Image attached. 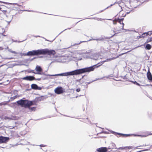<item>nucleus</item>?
Instances as JSON below:
<instances>
[{
    "label": "nucleus",
    "instance_id": "nucleus-10",
    "mask_svg": "<svg viewBox=\"0 0 152 152\" xmlns=\"http://www.w3.org/2000/svg\"><path fill=\"white\" fill-rule=\"evenodd\" d=\"M147 77L148 79L151 82H152V75L149 69L147 73Z\"/></svg>",
    "mask_w": 152,
    "mask_h": 152
},
{
    "label": "nucleus",
    "instance_id": "nucleus-26",
    "mask_svg": "<svg viewBox=\"0 0 152 152\" xmlns=\"http://www.w3.org/2000/svg\"><path fill=\"white\" fill-rule=\"evenodd\" d=\"M103 11V10H101V11H100L99 12H98L97 13H100V12H102Z\"/></svg>",
    "mask_w": 152,
    "mask_h": 152
},
{
    "label": "nucleus",
    "instance_id": "nucleus-19",
    "mask_svg": "<svg viewBox=\"0 0 152 152\" xmlns=\"http://www.w3.org/2000/svg\"><path fill=\"white\" fill-rule=\"evenodd\" d=\"M118 22L117 19H115L113 20V23L114 24H116Z\"/></svg>",
    "mask_w": 152,
    "mask_h": 152
},
{
    "label": "nucleus",
    "instance_id": "nucleus-9",
    "mask_svg": "<svg viewBox=\"0 0 152 152\" xmlns=\"http://www.w3.org/2000/svg\"><path fill=\"white\" fill-rule=\"evenodd\" d=\"M96 151L98 152H106L107 151V149L106 147H102L97 149Z\"/></svg>",
    "mask_w": 152,
    "mask_h": 152
},
{
    "label": "nucleus",
    "instance_id": "nucleus-20",
    "mask_svg": "<svg viewBox=\"0 0 152 152\" xmlns=\"http://www.w3.org/2000/svg\"><path fill=\"white\" fill-rule=\"evenodd\" d=\"M133 83L134 84H136L138 86H140V84L139 83H137V82L135 81Z\"/></svg>",
    "mask_w": 152,
    "mask_h": 152
},
{
    "label": "nucleus",
    "instance_id": "nucleus-8",
    "mask_svg": "<svg viewBox=\"0 0 152 152\" xmlns=\"http://www.w3.org/2000/svg\"><path fill=\"white\" fill-rule=\"evenodd\" d=\"M23 80H25L29 81H32L35 79V77L33 76H27L22 78Z\"/></svg>",
    "mask_w": 152,
    "mask_h": 152
},
{
    "label": "nucleus",
    "instance_id": "nucleus-12",
    "mask_svg": "<svg viewBox=\"0 0 152 152\" xmlns=\"http://www.w3.org/2000/svg\"><path fill=\"white\" fill-rule=\"evenodd\" d=\"M117 136L118 137H127L129 136V134H124L120 133H117Z\"/></svg>",
    "mask_w": 152,
    "mask_h": 152
},
{
    "label": "nucleus",
    "instance_id": "nucleus-13",
    "mask_svg": "<svg viewBox=\"0 0 152 152\" xmlns=\"http://www.w3.org/2000/svg\"><path fill=\"white\" fill-rule=\"evenodd\" d=\"M31 88L33 89H38V87L37 85L33 84L31 85Z\"/></svg>",
    "mask_w": 152,
    "mask_h": 152
},
{
    "label": "nucleus",
    "instance_id": "nucleus-5",
    "mask_svg": "<svg viewBox=\"0 0 152 152\" xmlns=\"http://www.w3.org/2000/svg\"><path fill=\"white\" fill-rule=\"evenodd\" d=\"M55 93L58 94H62L64 92V90L61 87H58L55 89Z\"/></svg>",
    "mask_w": 152,
    "mask_h": 152
},
{
    "label": "nucleus",
    "instance_id": "nucleus-24",
    "mask_svg": "<svg viewBox=\"0 0 152 152\" xmlns=\"http://www.w3.org/2000/svg\"><path fill=\"white\" fill-rule=\"evenodd\" d=\"M7 104L6 103H4L3 102L0 103V105H5Z\"/></svg>",
    "mask_w": 152,
    "mask_h": 152
},
{
    "label": "nucleus",
    "instance_id": "nucleus-22",
    "mask_svg": "<svg viewBox=\"0 0 152 152\" xmlns=\"http://www.w3.org/2000/svg\"><path fill=\"white\" fill-rule=\"evenodd\" d=\"M42 99V98L41 97H39L37 98V100L38 101H41Z\"/></svg>",
    "mask_w": 152,
    "mask_h": 152
},
{
    "label": "nucleus",
    "instance_id": "nucleus-28",
    "mask_svg": "<svg viewBox=\"0 0 152 152\" xmlns=\"http://www.w3.org/2000/svg\"><path fill=\"white\" fill-rule=\"evenodd\" d=\"M15 96H15V97L14 98V99L15 98Z\"/></svg>",
    "mask_w": 152,
    "mask_h": 152
},
{
    "label": "nucleus",
    "instance_id": "nucleus-17",
    "mask_svg": "<svg viewBox=\"0 0 152 152\" xmlns=\"http://www.w3.org/2000/svg\"><path fill=\"white\" fill-rule=\"evenodd\" d=\"M28 107L29 109V110H31L32 111H35V108H36V107Z\"/></svg>",
    "mask_w": 152,
    "mask_h": 152
},
{
    "label": "nucleus",
    "instance_id": "nucleus-15",
    "mask_svg": "<svg viewBox=\"0 0 152 152\" xmlns=\"http://www.w3.org/2000/svg\"><path fill=\"white\" fill-rule=\"evenodd\" d=\"M152 41V37L148 38L146 40V43H148Z\"/></svg>",
    "mask_w": 152,
    "mask_h": 152
},
{
    "label": "nucleus",
    "instance_id": "nucleus-23",
    "mask_svg": "<svg viewBox=\"0 0 152 152\" xmlns=\"http://www.w3.org/2000/svg\"><path fill=\"white\" fill-rule=\"evenodd\" d=\"M141 146V145H140V146H137V147H135L134 148V149H140V148H139V147H141V146Z\"/></svg>",
    "mask_w": 152,
    "mask_h": 152
},
{
    "label": "nucleus",
    "instance_id": "nucleus-27",
    "mask_svg": "<svg viewBox=\"0 0 152 152\" xmlns=\"http://www.w3.org/2000/svg\"><path fill=\"white\" fill-rule=\"evenodd\" d=\"M152 135V133H151V132H150L148 134V135Z\"/></svg>",
    "mask_w": 152,
    "mask_h": 152
},
{
    "label": "nucleus",
    "instance_id": "nucleus-11",
    "mask_svg": "<svg viewBox=\"0 0 152 152\" xmlns=\"http://www.w3.org/2000/svg\"><path fill=\"white\" fill-rule=\"evenodd\" d=\"M124 19V18L121 19L118 18L117 19L118 22H119L121 25H122V28H123L124 26V24L123 23Z\"/></svg>",
    "mask_w": 152,
    "mask_h": 152
},
{
    "label": "nucleus",
    "instance_id": "nucleus-18",
    "mask_svg": "<svg viewBox=\"0 0 152 152\" xmlns=\"http://www.w3.org/2000/svg\"><path fill=\"white\" fill-rule=\"evenodd\" d=\"M118 149V150H126L125 147H120Z\"/></svg>",
    "mask_w": 152,
    "mask_h": 152
},
{
    "label": "nucleus",
    "instance_id": "nucleus-2",
    "mask_svg": "<svg viewBox=\"0 0 152 152\" xmlns=\"http://www.w3.org/2000/svg\"><path fill=\"white\" fill-rule=\"evenodd\" d=\"M56 53V52L54 50H50L48 49H45L28 51L27 53H23L22 55L33 56L47 54L51 56V55H54Z\"/></svg>",
    "mask_w": 152,
    "mask_h": 152
},
{
    "label": "nucleus",
    "instance_id": "nucleus-6",
    "mask_svg": "<svg viewBox=\"0 0 152 152\" xmlns=\"http://www.w3.org/2000/svg\"><path fill=\"white\" fill-rule=\"evenodd\" d=\"M36 70L37 72H35L34 71H32L31 72L32 73L37 74L39 75H41V72L42 71V69L40 66H37L36 67Z\"/></svg>",
    "mask_w": 152,
    "mask_h": 152
},
{
    "label": "nucleus",
    "instance_id": "nucleus-14",
    "mask_svg": "<svg viewBox=\"0 0 152 152\" xmlns=\"http://www.w3.org/2000/svg\"><path fill=\"white\" fill-rule=\"evenodd\" d=\"M151 48V45L149 44H147L145 48L148 50H150Z\"/></svg>",
    "mask_w": 152,
    "mask_h": 152
},
{
    "label": "nucleus",
    "instance_id": "nucleus-25",
    "mask_svg": "<svg viewBox=\"0 0 152 152\" xmlns=\"http://www.w3.org/2000/svg\"><path fill=\"white\" fill-rule=\"evenodd\" d=\"M3 13H4V14H6V12H7V11H5V10H3Z\"/></svg>",
    "mask_w": 152,
    "mask_h": 152
},
{
    "label": "nucleus",
    "instance_id": "nucleus-3",
    "mask_svg": "<svg viewBox=\"0 0 152 152\" xmlns=\"http://www.w3.org/2000/svg\"><path fill=\"white\" fill-rule=\"evenodd\" d=\"M17 102L19 105L25 107H30L31 106L34 104L32 101H28L27 100H23L21 99L18 101Z\"/></svg>",
    "mask_w": 152,
    "mask_h": 152
},
{
    "label": "nucleus",
    "instance_id": "nucleus-1",
    "mask_svg": "<svg viewBox=\"0 0 152 152\" xmlns=\"http://www.w3.org/2000/svg\"><path fill=\"white\" fill-rule=\"evenodd\" d=\"M104 63V61H102L99 63L96 64L90 67L82 69H77L70 72H65L58 75H53V76H67L69 75H77L86 72H89L93 71L95 69L98 67L102 65Z\"/></svg>",
    "mask_w": 152,
    "mask_h": 152
},
{
    "label": "nucleus",
    "instance_id": "nucleus-7",
    "mask_svg": "<svg viewBox=\"0 0 152 152\" xmlns=\"http://www.w3.org/2000/svg\"><path fill=\"white\" fill-rule=\"evenodd\" d=\"M9 140V138L7 137L0 136V144L6 143Z\"/></svg>",
    "mask_w": 152,
    "mask_h": 152
},
{
    "label": "nucleus",
    "instance_id": "nucleus-16",
    "mask_svg": "<svg viewBox=\"0 0 152 152\" xmlns=\"http://www.w3.org/2000/svg\"><path fill=\"white\" fill-rule=\"evenodd\" d=\"M133 147L132 146H126L125 147L126 150L128 149H132L133 148Z\"/></svg>",
    "mask_w": 152,
    "mask_h": 152
},
{
    "label": "nucleus",
    "instance_id": "nucleus-4",
    "mask_svg": "<svg viewBox=\"0 0 152 152\" xmlns=\"http://www.w3.org/2000/svg\"><path fill=\"white\" fill-rule=\"evenodd\" d=\"M151 35H152V32L151 31L145 32L142 34L141 35L137 36V38L139 39L141 38H144L148 35H149L150 36H151Z\"/></svg>",
    "mask_w": 152,
    "mask_h": 152
},
{
    "label": "nucleus",
    "instance_id": "nucleus-21",
    "mask_svg": "<svg viewBox=\"0 0 152 152\" xmlns=\"http://www.w3.org/2000/svg\"><path fill=\"white\" fill-rule=\"evenodd\" d=\"M76 91L77 92H80V88H77L76 90Z\"/></svg>",
    "mask_w": 152,
    "mask_h": 152
}]
</instances>
